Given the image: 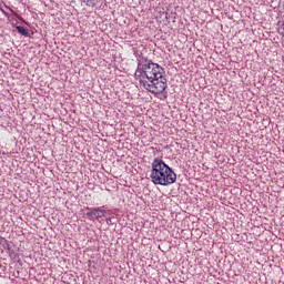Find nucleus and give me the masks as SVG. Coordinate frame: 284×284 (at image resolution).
I'll return each instance as SVG.
<instances>
[{
    "label": "nucleus",
    "mask_w": 284,
    "mask_h": 284,
    "mask_svg": "<svg viewBox=\"0 0 284 284\" xmlns=\"http://www.w3.org/2000/svg\"><path fill=\"white\" fill-rule=\"evenodd\" d=\"M87 217L89 221H99V219H103L105 216V210L100 207L88 209Z\"/></svg>",
    "instance_id": "7ed1b4c3"
},
{
    "label": "nucleus",
    "mask_w": 284,
    "mask_h": 284,
    "mask_svg": "<svg viewBox=\"0 0 284 284\" xmlns=\"http://www.w3.org/2000/svg\"><path fill=\"white\" fill-rule=\"evenodd\" d=\"M81 3H87V6H90V3H92V1L94 0H79Z\"/></svg>",
    "instance_id": "39448f33"
},
{
    "label": "nucleus",
    "mask_w": 284,
    "mask_h": 284,
    "mask_svg": "<svg viewBox=\"0 0 284 284\" xmlns=\"http://www.w3.org/2000/svg\"><path fill=\"white\" fill-rule=\"evenodd\" d=\"M1 12L4 14V17L10 18V13L6 12V10L1 9Z\"/></svg>",
    "instance_id": "423d86ee"
},
{
    "label": "nucleus",
    "mask_w": 284,
    "mask_h": 284,
    "mask_svg": "<svg viewBox=\"0 0 284 284\" xmlns=\"http://www.w3.org/2000/svg\"><path fill=\"white\" fill-rule=\"evenodd\" d=\"M16 30L22 34V37H30V32H28V29L21 26L16 27Z\"/></svg>",
    "instance_id": "20e7f679"
},
{
    "label": "nucleus",
    "mask_w": 284,
    "mask_h": 284,
    "mask_svg": "<svg viewBox=\"0 0 284 284\" xmlns=\"http://www.w3.org/2000/svg\"><path fill=\"white\" fill-rule=\"evenodd\" d=\"M165 69L154 63L143 54L138 57L135 79L140 85L151 94H163L168 90V79L163 75Z\"/></svg>",
    "instance_id": "f257e3e1"
},
{
    "label": "nucleus",
    "mask_w": 284,
    "mask_h": 284,
    "mask_svg": "<svg viewBox=\"0 0 284 284\" xmlns=\"http://www.w3.org/2000/svg\"><path fill=\"white\" fill-rule=\"evenodd\" d=\"M150 178L154 185L168 186L176 183V173L160 158H155L151 163Z\"/></svg>",
    "instance_id": "f03ea898"
}]
</instances>
